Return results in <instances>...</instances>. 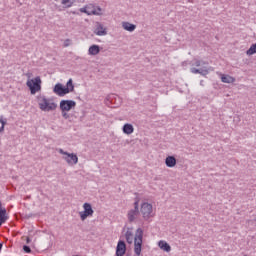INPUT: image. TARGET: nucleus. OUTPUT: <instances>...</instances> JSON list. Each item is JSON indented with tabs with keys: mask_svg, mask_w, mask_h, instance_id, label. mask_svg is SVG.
<instances>
[{
	"mask_svg": "<svg viewBox=\"0 0 256 256\" xmlns=\"http://www.w3.org/2000/svg\"><path fill=\"white\" fill-rule=\"evenodd\" d=\"M80 13L86 14L87 16H102L103 9L94 4H87L84 7L79 9Z\"/></svg>",
	"mask_w": 256,
	"mask_h": 256,
	"instance_id": "obj_2",
	"label": "nucleus"
},
{
	"mask_svg": "<svg viewBox=\"0 0 256 256\" xmlns=\"http://www.w3.org/2000/svg\"><path fill=\"white\" fill-rule=\"evenodd\" d=\"M74 3H75V0H65V7L71 8Z\"/></svg>",
	"mask_w": 256,
	"mask_h": 256,
	"instance_id": "obj_25",
	"label": "nucleus"
},
{
	"mask_svg": "<svg viewBox=\"0 0 256 256\" xmlns=\"http://www.w3.org/2000/svg\"><path fill=\"white\" fill-rule=\"evenodd\" d=\"M134 208L132 210H129L127 217L130 222H133L137 219L138 215L140 214L139 211V200H136L134 202Z\"/></svg>",
	"mask_w": 256,
	"mask_h": 256,
	"instance_id": "obj_7",
	"label": "nucleus"
},
{
	"mask_svg": "<svg viewBox=\"0 0 256 256\" xmlns=\"http://www.w3.org/2000/svg\"><path fill=\"white\" fill-rule=\"evenodd\" d=\"M5 131V126L0 127V133H3Z\"/></svg>",
	"mask_w": 256,
	"mask_h": 256,
	"instance_id": "obj_28",
	"label": "nucleus"
},
{
	"mask_svg": "<svg viewBox=\"0 0 256 256\" xmlns=\"http://www.w3.org/2000/svg\"><path fill=\"white\" fill-rule=\"evenodd\" d=\"M126 253V244L123 240H119L116 246V256H124Z\"/></svg>",
	"mask_w": 256,
	"mask_h": 256,
	"instance_id": "obj_9",
	"label": "nucleus"
},
{
	"mask_svg": "<svg viewBox=\"0 0 256 256\" xmlns=\"http://www.w3.org/2000/svg\"><path fill=\"white\" fill-rule=\"evenodd\" d=\"M205 65H208V63L206 61L199 60V59H194V61H193V66H195V67H201V66H205Z\"/></svg>",
	"mask_w": 256,
	"mask_h": 256,
	"instance_id": "obj_22",
	"label": "nucleus"
},
{
	"mask_svg": "<svg viewBox=\"0 0 256 256\" xmlns=\"http://www.w3.org/2000/svg\"><path fill=\"white\" fill-rule=\"evenodd\" d=\"M247 56H252L256 54V43L252 44L251 47L246 52Z\"/></svg>",
	"mask_w": 256,
	"mask_h": 256,
	"instance_id": "obj_23",
	"label": "nucleus"
},
{
	"mask_svg": "<svg viewBox=\"0 0 256 256\" xmlns=\"http://www.w3.org/2000/svg\"><path fill=\"white\" fill-rule=\"evenodd\" d=\"M65 156V160L70 166L76 165L79 162V157L75 153L65 152Z\"/></svg>",
	"mask_w": 256,
	"mask_h": 256,
	"instance_id": "obj_8",
	"label": "nucleus"
},
{
	"mask_svg": "<svg viewBox=\"0 0 256 256\" xmlns=\"http://www.w3.org/2000/svg\"><path fill=\"white\" fill-rule=\"evenodd\" d=\"M100 52H101V48L97 44L91 45L88 49V54L90 56H97L99 55Z\"/></svg>",
	"mask_w": 256,
	"mask_h": 256,
	"instance_id": "obj_13",
	"label": "nucleus"
},
{
	"mask_svg": "<svg viewBox=\"0 0 256 256\" xmlns=\"http://www.w3.org/2000/svg\"><path fill=\"white\" fill-rule=\"evenodd\" d=\"M125 238L128 244H132L134 242V253L137 256H140L142 251L143 230H141V228H138L135 236L132 230H127Z\"/></svg>",
	"mask_w": 256,
	"mask_h": 256,
	"instance_id": "obj_1",
	"label": "nucleus"
},
{
	"mask_svg": "<svg viewBox=\"0 0 256 256\" xmlns=\"http://www.w3.org/2000/svg\"><path fill=\"white\" fill-rule=\"evenodd\" d=\"M23 251H25V253H31V247L24 245L23 246Z\"/></svg>",
	"mask_w": 256,
	"mask_h": 256,
	"instance_id": "obj_27",
	"label": "nucleus"
},
{
	"mask_svg": "<svg viewBox=\"0 0 256 256\" xmlns=\"http://www.w3.org/2000/svg\"><path fill=\"white\" fill-rule=\"evenodd\" d=\"M83 209L84 210L82 212H79L80 219L82 221H85L89 217H93V213L95 212L91 204H88V202H85V204H83Z\"/></svg>",
	"mask_w": 256,
	"mask_h": 256,
	"instance_id": "obj_6",
	"label": "nucleus"
},
{
	"mask_svg": "<svg viewBox=\"0 0 256 256\" xmlns=\"http://www.w3.org/2000/svg\"><path fill=\"white\" fill-rule=\"evenodd\" d=\"M123 132L127 135H130L134 132V128L132 126V124L126 123L123 126Z\"/></svg>",
	"mask_w": 256,
	"mask_h": 256,
	"instance_id": "obj_21",
	"label": "nucleus"
},
{
	"mask_svg": "<svg viewBox=\"0 0 256 256\" xmlns=\"http://www.w3.org/2000/svg\"><path fill=\"white\" fill-rule=\"evenodd\" d=\"M221 81L223 83H226V84H231V83H234L235 82V78L230 76V75H225V74H222L221 75Z\"/></svg>",
	"mask_w": 256,
	"mask_h": 256,
	"instance_id": "obj_19",
	"label": "nucleus"
},
{
	"mask_svg": "<svg viewBox=\"0 0 256 256\" xmlns=\"http://www.w3.org/2000/svg\"><path fill=\"white\" fill-rule=\"evenodd\" d=\"M26 241H27V243H30V242H31V239L27 238Z\"/></svg>",
	"mask_w": 256,
	"mask_h": 256,
	"instance_id": "obj_31",
	"label": "nucleus"
},
{
	"mask_svg": "<svg viewBox=\"0 0 256 256\" xmlns=\"http://www.w3.org/2000/svg\"><path fill=\"white\" fill-rule=\"evenodd\" d=\"M191 73L206 76L209 74V70L206 66H203L202 68H199V69L193 67V68H191Z\"/></svg>",
	"mask_w": 256,
	"mask_h": 256,
	"instance_id": "obj_12",
	"label": "nucleus"
},
{
	"mask_svg": "<svg viewBox=\"0 0 256 256\" xmlns=\"http://www.w3.org/2000/svg\"><path fill=\"white\" fill-rule=\"evenodd\" d=\"M70 44H71V41H70V40H66L65 46L67 47V46H69Z\"/></svg>",
	"mask_w": 256,
	"mask_h": 256,
	"instance_id": "obj_30",
	"label": "nucleus"
},
{
	"mask_svg": "<svg viewBox=\"0 0 256 256\" xmlns=\"http://www.w3.org/2000/svg\"><path fill=\"white\" fill-rule=\"evenodd\" d=\"M166 166L169 168H173L176 166V159L174 156H167L165 159Z\"/></svg>",
	"mask_w": 256,
	"mask_h": 256,
	"instance_id": "obj_15",
	"label": "nucleus"
},
{
	"mask_svg": "<svg viewBox=\"0 0 256 256\" xmlns=\"http://www.w3.org/2000/svg\"><path fill=\"white\" fill-rule=\"evenodd\" d=\"M39 107L41 111H55L57 104H55L53 100L43 97L39 102Z\"/></svg>",
	"mask_w": 256,
	"mask_h": 256,
	"instance_id": "obj_4",
	"label": "nucleus"
},
{
	"mask_svg": "<svg viewBox=\"0 0 256 256\" xmlns=\"http://www.w3.org/2000/svg\"><path fill=\"white\" fill-rule=\"evenodd\" d=\"M53 91L55 95H58V97H65V86H63V84L57 83L54 86Z\"/></svg>",
	"mask_w": 256,
	"mask_h": 256,
	"instance_id": "obj_10",
	"label": "nucleus"
},
{
	"mask_svg": "<svg viewBox=\"0 0 256 256\" xmlns=\"http://www.w3.org/2000/svg\"><path fill=\"white\" fill-rule=\"evenodd\" d=\"M94 33L97 35V36H106V34H107V28H105L104 26H103V24H101V23H97L96 24V28H95V30H94Z\"/></svg>",
	"mask_w": 256,
	"mask_h": 256,
	"instance_id": "obj_11",
	"label": "nucleus"
},
{
	"mask_svg": "<svg viewBox=\"0 0 256 256\" xmlns=\"http://www.w3.org/2000/svg\"><path fill=\"white\" fill-rule=\"evenodd\" d=\"M26 85L29 87L31 95H35L37 91H41V78L37 76L35 80H28Z\"/></svg>",
	"mask_w": 256,
	"mask_h": 256,
	"instance_id": "obj_5",
	"label": "nucleus"
},
{
	"mask_svg": "<svg viewBox=\"0 0 256 256\" xmlns=\"http://www.w3.org/2000/svg\"><path fill=\"white\" fill-rule=\"evenodd\" d=\"M158 246L161 250H163L165 252L171 251V246H169V244H167V242H165V240H160V242L158 243Z\"/></svg>",
	"mask_w": 256,
	"mask_h": 256,
	"instance_id": "obj_20",
	"label": "nucleus"
},
{
	"mask_svg": "<svg viewBox=\"0 0 256 256\" xmlns=\"http://www.w3.org/2000/svg\"><path fill=\"white\" fill-rule=\"evenodd\" d=\"M77 106V102L74 100H65V111H71V109Z\"/></svg>",
	"mask_w": 256,
	"mask_h": 256,
	"instance_id": "obj_18",
	"label": "nucleus"
},
{
	"mask_svg": "<svg viewBox=\"0 0 256 256\" xmlns=\"http://www.w3.org/2000/svg\"><path fill=\"white\" fill-rule=\"evenodd\" d=\"M7 210L3 208L1 201H0V227L7 221Z\"/></svg>",
	"mask_w": 256,
	"mask_h": 256,
	"instance_id": "obj_14",
	"label": "nucleus"
},
{
	"mask_svg": "<svg viewBox=\"0 0 256 256\" xmlns=\"http://www.w3.org/2000/svg\"><path fill=\"white\" fill-rule=\"evenodd\" d=\"M1 249H3V244L2 243H0V251H1Z\"/></svg>",
	"mask_w": 256,
	"mask_h": 256,
	"instance_id": "obj_32",
	"label": "nucleus"
},
{
	"mask_svg": "<svg viewBox=\"0 0 256 256\" xmlns=\"http://www.w3.org/2000/svg\"><path fill=\"white\" fill-rule=\"evenodd\" d=\"M75 90V85H73V79H69L68 82L66 83L65 87V94H69Z\"/></svg>",
	"mask_w": 256,
	"mask_h": 256,
	"instance_id": "obj_17",
	"label": "nucleus"
},
{
	"mask_svg": "<svg viewBox=\"0 0 256 256\" xmlns=\"http://www.w3.org/2000/svg\"><path fill=\"white\" fill-rule=\"evenodd\" d=\"M0 123L2 127H5V125H7V120L3 119V116H0Z\"/></svg>",
	"mask_w": 256,
	"mask_h": 256,
	"instance_id": "obj_26",
	"label": "nucleus"
},
{
	"mask_svg": "<svg viewBox=\"0 0 256 256\" xmlns=\"http://www.w3.org/2000/svg\"><path fill=\"white\" fill-rule=\"evenodd\" d=\"M60 109L62 111V117H65V100H61Z\"/></svg>",
	"mask_w": 256,
	"mask_h": 256,
	"instance_id": "obj_24",
	"label": "nucleus"
},
{
	"mask_svg": "<svg viewBox=\"0 0 256 256\" xmlns=\"http://www.w3.org/2000/svg\"><path fill=\"white\" fill-rule=\"evenodd\" d=\"M122 28H123L125 31L133 32V31L136 29V25L124 21V22H122Z\"/></svg>",
	"mask_w": 256,
	"mask_h": 256,
	"instance_id": "obj_16",
	"label": "nucleus"
},
{
	"mask_svg": "<svg viewBox=\"0 0 256 256\" xmlns=\"http://www.w3.org/2000/svg\"><path fill=\"white\" fill-rule=\"evenodd\" d=\"M139 214H141L145 221H149L151 218H153L155 214L153 212L152 204H149V202H143L141 204Z\"/></svg>",
	"mask_w": 256,
	"mask_h": 256,
	"instance_id": "obj_3",
	"label": "nucleus"
},
{
	"mask_svg": "<svg viewBox=\"0 0 256 256\" xmlns=\"http://www.w3.org/2000/svg\"><path fill=\"white\" fill-rule=\"evenodd\" d=\"M61 3H62V5H65V0H62Z\"/></svg>",
	"mask_w": 256,
	"mask_h": 256,
	"instance_id": "obj_33",
	"label": "nucleus"
},
{
	"mask_svg": "<svg viewBox=\"0 0 256 256\" xmlns=\"http://www.w3.org/2000/svg\"><path fill=\"white\" fill-rule=\"evenodd\" d=\"M59 153H61L62 155H65V150L64 149H59Z\"/></svg>",
	"mask_w": 256,
	"mask_h": 256,
	"instance_id": "obj_29",
	"label": "nucleus"
}]
</instances>
